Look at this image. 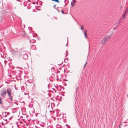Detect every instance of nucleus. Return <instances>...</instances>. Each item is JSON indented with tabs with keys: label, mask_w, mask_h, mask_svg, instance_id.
Instances as JSON below:
<instances>
[{
	"label": "nucleus",
	"mask_w": 128,
	"mask_h": 128,
	"mask_svg": "<svg viewBox=\"0 0 128 128\" xmlns=\"http://www.w3.org/2000/svg\"><path fill=\"white\" fill-rule=\"evenodd\" d=\"M66 126H68V125L67 124H66Z\"/></svg>",
	"instance_id": "37998d69"
},
{
	"label": "nucleus",
	"mask_w": 128,
	"mask_h": 128,
	"mask_svg": "<svg viewBox=\"0 0 128 128\" xmlns=\"http://www.w3.org/2000/svg\"><path fill=\"white\" fill-rule=\"evenodd\" d=\"M30 42L32 43H34V42H33V41H32V42H31V41H30Z\"/></svg>",
	"instance_id": "473e14b6"
},
{
	"label": "nucleus",
	"mask_w": 128,
	"mask_h": 128,
	"mask_svg": "<svg viewBox=\"0 0 128 128\" xmlns=\"http://www.w3.org/2000/svg\"><path fill=\"white\" fill-rule=\"evenodd\" d=\"M12 116L11 117H10V118H9V120H10L12 118Z\"/></svg>",
	"instance_id": "a878e982"
},
{
	"label": "nucleus",
	"mask_w": 128,
	"mask_h": 128,
	"mask_svg": "<svg viewBox=\"0 0 128 128\" xmlns=\"http://www.w3.org/2000/svg\"><path fill=\"white\" fill-rule=\"evenodd\" d=\"M4 120H6V121H7V119H4Z\"/></svg>",
	"instance_id": "f704fd0d"
},
{
	"label": "nucleus",
	"mask_w": 128,
	"mask_h": 128,
	"mask_svg": "<svg viewBox=\"0 0 128 128\" xmlns=\"http://www.w3.org/2000/svg\"><path fill=\"white\" fill-rule=\"evenodd\" d=\"M79 86H78L76 88V93H77V90H79Z\"/></svg>",
	"instance_id": "f3484780"
},
{
	"label": "nucleus",
	"mask_w": 128,
	"mask_h": 128,
	"mask_svg": "<svg viewBox=\"0 0 128 128\" xmlns=\"http://www.w3.org/2000/svg\"><path fill=\"white\" fill-rule=\"evenodd\" d=\"M2 115L4 117H6V112H2Z\"/></svg>",
	"instance_id": "6e6552de"
},
{
	"label": "nucleus",
	"mask_w": 128,
	"mask_h": 128,
	"mask_svg": "<svg viewBox=\"0 0 128 128\" xmlns=\"http://www.w3.org/2000/svg\"><path fill=\"white\" fill-rule=\"evenodd\" d=\"M69 128H70V127L69 126Z\"/></svg>",
	"instance_id": "a18cd8bd"
},
{
	"label": "nucleus",
	"mask_w": 128,
	"mask_h": 128,
	"mask_svg": "<svg viewBox=\"0 0 128 128\" xmlns=\"http://www.w3.org/2000/svg\"><path fill=\"white\" fill-rule=\"evenodd\" d=\"M14 110H16V108H14Z\"/></svg>",
	"instance_id": "72a5a7b5"
},
{
	"label": "nucleus",
	"mask_w": 128,
	"mask_h": 128,
	"mask_svg": "<svg viewBox=\"0 0 128 128\" xmlns=\"http://www.w3.org/2000/svg\"><path fill=\"white\" fill-rule=\"evenodd\" d=\"M83 26H84L83 25H82L81 26V29L82 30H84Z\"/></svg>",
	"instance_id": "4468645a"
},
{
	"label": "nucleus",
	"mask_w": 128,
	"mask_h": 128,
	"mask_svg": "<svg viewBox=\"0 0 128 128\" xmlns=\"http://www.w3.org/2000/svg\"><path fill=\"white\" fill-rule=\"evenodd\" d=\"M6 116L9 115L10 114V113L9 112H6Z\"/></svg>",
	"instance_id": "a211bd4d"
},
{
	"label": "nucleus",
	"mask_w": 128,
	"mask_h": 128,
	"mask_svg": "<svg viewBox=\"0 0 128 128\" xmlns=\"http://www.w3.org/2000/svg\"><path fill=\"white\" fill-rule=\"evenodd\" d=\"M57 8H58V7H57Z\"/></svg>",
	"instance_id": "09e8293b"
},
{
	"label": "nucleus",
	"mask_w": 128,
	"mask_h": 128,
	"mask_svg": "<svg viewBox=\"0 0 128 128\" xmlns=\"http://www.w3.org/2000/svg\"><path fill=\"white\" fill-rule=\"evenodd\" d=\"M6 90L4 89H2L0 92V95L4 98L5 97L6 95Z\"/></svg>",
	"instance_id": "7ed1b4c3"
},
{
	"label": "nucleus",
	"mask_w": 128,
	"mask_h": 128,
	"mask_svg": "<svg viewBox=\"0 0 128 128\" xmlns=\"http://www.w3.org/2000/svg\"><path fill=\"white\" fill-rule=\"evenodd\" d=\"M12 54H17V53L18 52L17 51H15L14 50L12 49Z\"/></svg>",
	"instance_id": "0eeeda50"
},
{
	"label": "nucleus",
	"mask_w": 128,
	"mask_h": 128,
	"mask_svg": "<svg viewBox=\"0 0 128 128\" xmlns=\"http://www.w3.org/2000/svg\"><path fill=\"white\" fill-rule=\"evenodd\" d=\"M68 45V43H67L66 44V46Z\"/></svg>",
	"instance_id": "58836bf2"
},
{
	"label": "nucleus",
	"mask_w": 128,
	"mask_h": 128,
	"mask_svg": "<svg viewBox=\"0 0 128 128\" xmlns=\"http://www.w3.org/2000/svg\"><path fill=\"white\" fill-rule=\"evenodd\" d=\"M76 2V0H73L71 3V6L72 7H73L75 5V3Z\"/></svg>",
	"instance_id": "39448f33"
},
{
	"label": "nucleus",
	"mask_w": 128,
	"mask_h": 128,
	"mask_svg": "<svg viewBox=\"0 0 128 128\" xmlns=\"http://www.w3.org/2000/svg\"><path fill=\"white\" fill-rule=\"evenodd\" d=\"M54 18H55L56 19V18H55L54 17Z\"/></svg>",
	"instance_id": "49530a36"
},
{
	"label": "nucleus",
	"mask_w": 128,
	"mask_h": 128,
	"mask_svg": "<svg viewBox=\"0 0 128 128\" xmlns=\"http://www.w3.org/2000/svg\"><path fill=\"white\" fill-rule=\"evenodd\" d=\"M64 2H65L67 4H67L68 2V0H65Z\"/></svg>",
	"instance_id": "2eb2a0df"
},
{
	"label": "nucleus",
	"mask_w": 128,
	"mask_h": 128,
	"mask_svg": "<svg viewBox=\"0 0 128 128\" xmlns=\"http://www.w3.org/2000/svg\"><path fill=\"white\" fill-rule=\"evenodd\" d=\"M87 63H88L87 62H86V63L85 64H87Z\"/></svg>",
	"instance_id": "c756f323"
},
{
	"label": "nucleus",
	"mask_w": 128,
	"mask_h": 128,
	"mask_svg": "<svg viewBox=\"0 0 128 128\" xmlns=\"http://www.w3.org/2000/svg\"><path fill=\"white\" fill-rule=\"evenodd\" d=\"M52 0L55 2H58V3H59L60 2V1L59 0Z\"/></svg>",
	"instance_id": "ddd939ff"
},
{
	"label": "nucleus",
	"mask_w": 128,
	"mask_h": 128,
	"mask_svg": "<svg viewBox=\"0 0 128 128\" xmlns=\"http://www.w3.org/2000/svg\"><path fill=\"white\" fill-rule=\"evenodd\" d=\"M86 64H85L84 65V68H83V69H84L85 68V67L86 66Z\"/></svg>",
	"instance_id": "b1692460"
},
{
	"label": "nucleus",
	"mask_w": 128,
	"mask_h": 128,
	"mask_svg": "<svg viewBox=\"0 0 128 128\" xmlns=\"http://www.w3.org/2000/svg\"><path fill=\"white\" fill-rule=\"evenodd\" d=\"M66 56L68 55V51L67 50L66 51Z\"/></svg>",
	"instance_id": "4be33fe9"
},
{
	"label": "nucleus",
	"mask_w": 128,
	"mask_h": 128,
	"mask_svg": "<svg viewBox=\"0 0 128 128\" xmlns=\"http://www.w3.org/2000/svg\"><path fill=\"white\" fill-rule=\"evenodd\" d=\"M68 38V40H67V41H68V38Z\"/></svg>",
	"instance_id": "c03bdc74"
},
{
	"label": "nucleus",
	"mask_w": 128,
	"mask_h": 128,
	"mask_svg": "<svg viewBox=\"0 0 128 128\" xmlns=\"http://www.w3.org/2000/svg\"><path fill=\"white\" fill-rule=\"evenodd\" d=\"M56 10L58 11V12H60V11L59 10H58V9L56 8Z\"/></svg>",
	"instance_id": "393cba45"
},
{
	"label": "nucleus",
	"mask_w": 128,
	"mask_h": 128,
	"mask_svg": "<svg viewBox=\"0 0 128 128\" xmlns=\"http://www.w3.org/2000/svg\"><path fill=\"white\" fill-rule=\"evenodd\" d=\"M30 42L32 43H34V42H33V41H32V42H31V41H30Z\"/></svg>",
	"instance_id": "2f4dec72"
},
{
	"label": "nucleus",
	"mask_w": 128,
	"mask_h": 128,
	"mask_svg": "<svg viewBox=\"0 0 128 128\" xmlns=\"http://www.w3.org/2000/svg\"><path fill=\"white\" fill-rule=\"evenodd\" d=\"M17 68H20V67H17Z\"/></svg>",
	"instance_id": "ea45409f"
},
{
	"label": "nucleus",
	"mask_w": 128,
	"mask_h": 128,
	"mask_svg": "<svg viewBox=\"0 0 128 128\" xmlns=\"http://www.w3.org/2000/svg\"><path fill=\"white\" fill-rule=\"evenodd\" d=\"M56 128H62V126L59 124H57L56 126Z\"/></svg>",
	"instance_id": "9b49d317"
},
{
	"label": "nucleus",
	"mask_w": 128,
	"mask_h": 128,
	"mask_svg": "<svg viewBox=\"0 0 128 128\" xmlns=\"http://www.w3.org/2000/svg\"><path fill=\"white\" fill-rule=\"evenodd\" d=\"M112 36L111 34L106 35L102 39L101 42V44H103L106 43L110 38Z\"/></svg>",
	"instance_id": "f257e3e1"
},
{
	"label": "nucleus",
	"mask_w": 128,
	"mask_h": 128,
	"mask_svg": "<svg viewBox=\"0 0 128 128\" xmlns=\"http://www.w3.org/2000/svg\"><path fill=\"white\" fill-rule=\"evenodd\" d=\"M124 123H128V122H124Z\"/></svg>",
	"instance_id": "cd10ccee"
},
{
	"label": "nucleus",
	"mask_w": 128,
	"mask_h": 128,
	"mask_svg": "<svg viewBox=\"0 0 128 128\" xmlns=\"http://www.w3.org/2000/svg\"><path fill=\"white\" fill-rule=\"evenodd\" d=\"M62 13L63 14H64V11L62 10Z\"/></svg>",
	"instance_id": "412c9836"
},
{
	"label": "nucleus",
	"mask_w": 128,
	"mask_h": 128,
	"mask_svg": "<svg viewBox=\"0 0 128 128\" xmlns=\"http://www.w3.org/2000/svg\"><path fill=\"white\" fill-rule=\"evenodd\" d=\"M2 116L0 115V120L2 119Z\"/></svg>",
	"instance_id": "5701e85b"
},
{
	"label": "nucleus",
	"mask_w": 128,
	"mask_h": 128,
	"mask_svg": "<svg viewBox=\"0 0 128 128\" xmlns=\"http://www.w3.org/2000/svg\"><path fill=\"white\" fill-rule=\"evenodd\" d=\"M22 102H23V103H24V104H25V103L24 102H23H23H22Z\"/></svg>",
	"instance_id": "7c9ffc66"
},
{
	"label": "nucleus",
	"mask_w": 128,
	"mask_h": 128,
	"mask_svg": "<svg viewBox=\"0 0 128 128\" xmlns=\"http://www.w3.org/2000/svg\"><path fill=\"white\" fill-rule=\"evenodd\" d=\"M47 128H52V127L51 126H49Z\"/></svg>",
	"instance_id": "aec40b11"
},
{
	"label": "nucleus",
	"mask_w": 128,
	"mask_h": 128,
	"mask_svg": "<svg viewBox=\"0 0 128 128\" xmlns=\"http://www.w3.org/2000/svg\"><path fill=\"white\" fill-rule=\"evenodd\" d=\"M9 97H10V98H9V100L8 101V102L9 103H11V101L12 100V96H9Z\"/></svg>",
	"instance_id": "423d86ee"
},
{
	"label": "nucleus",
	"mask_w": 128,
	"mask_h": 128,
	"mask_svg": "<svg viewBox=\"0 0 128 128\" xmlns=\"http://www.w3.org/2000/svg\"><path fill=\"white\" fill-rule=\"evenodd\" d=\"M87 63H88L87 62H86V63L85 64H87Z\"/></svg>",
	"instance_id": "c85d7f7f"
},
{
	"label": "nucleus",
	"mask_w": 128,
	"mask_h": 128,
	"mask_svg": "<svg viewBox=\"0 0 128 128\" xmlns=\"http://www.w3.org/2000/svg\"><path fill=\"white\" fill-rule=\"evenodd\" d=\"M56 5H54V6H53V8H54L56 9Z\"/></svg>",
	"instance_id": "6ab92c4d"
},
{
	"label": "nucleus",
	"mask_w": 128,
	"mask_h": 128,
	"mask_svg": "<svg viewBox=\"0 0 128 128\" xmlns=\"http://www.w3.org/2000/svg\"><path fill=\"white\" fill-rule=\"evenodd\" d=\"M128 13V10L127 9H126V10L125 12L124 13H126V14Z\"/></svg>",
	"instance_id": "dca6fc26"
},
{
	"label": "nucleus",
	"mask_w": 128,
	"mask_h": 128,
	"mask_svg": "<svg viewBox=\"0 0 128 128\" xmlns=\"http://www.w3.org/2000/svg\"><path fill=\"white\" fill-rule=\"evenodd\" d=\"M22 53H24L23 56V58L25 60H26L28 58V56L27 54L26 53V52L24 51L23 50L21 49L20 50L19 54L20 56H22Z\"/></svg>",
	"instance_id": "f03ea898"
},
{
	"label": "nucleus",
	"mask_w": 128,
	"mask_h": 128,
	"mask_svg": "<svg viewBox=\"0 0 128 128\" xmlns=\"http://www.w3.org/2000/svg\"><path fill=\"white\" fill-rule=\"evenodd\" d=\"M65 60H64V61L65 62Z\"/></svg>",
	"instance_id": "79ce46f5"
},
{
	"label": "nucleus",
	"mask_w": 128,
	"mask_h": 128,
	"mask_svg": "<svg viewBox=\"0 0 128 128\" xmlns=\"http://www.w3.org/2000/svg\"><path fill=\"white\" fill-rule=\"evenodd\" d=\"M10 90H11L8 88L6 92L8 93L9 97L10 96H12L11 95V92L10 91Z\"/></svg>",
	"instance_id": "20e7f679"
},
{
	"label": "nucleus",
	"mask_w": 128,
	"mask_h": 128,
	"mask_svg": "<svg viewBox=\"0 0 128 128\" xmlns=\"http://www.w3.org/2000/svg\"><path fill=\"white\" fill-rule=\"evenodd\" d=\"M128 126L127 125H125V126Z\"/></svg>",
	"instance_id": "a19ab883"
},
{
	"label": "nucleus",
	"mask_w": 128,
	"mask_h": 128,
	"mask_svg": "<svg viewBox=\"0 0 128 128\" xmlns=\"http://www.w3.org/2000/svg\"><path fill=\"white\" fill-rule=\"evenodd\" d=\"M126 9L128 10V6L127 7Z\"/></svg>",
	"instance_id": "c9c22d12"
},
{
	"label": "nucleus",
	"mask_w": 128,
	"mask_h": 128,
	"mask_svg": "<svg viewBox=\"0 0 128 128\" xmlns=\"http://www.w3.org/2000/svg\"><path fill=\"white\" fill-rule=\"evenodd\" d=\"M3 102L2 100L1 97H0V104H2Z\"/></svg>",
	"instance_id": "f8f14e48"
},
{
	"label": "nucleus",
	"mask_w": 128,
	"mask_h": 128,
	"mask_svg": "<svg viewBox=\"0 0 128 128\" xmlns=\"http://www.w3.org/2000/svg\"><path fill=\"white\" fill-rule=\"evenodd\" d=\"M116 28H113V30H115V29Z\"/></svg>",
	"instance_id": "e433bc0d"
},
{
	"label": "nucleus",
	"mask_w": 128,
	"mask_h": 128,
	"mask_svg": "<svg viewBox=\"0 0 128 128\" xmlns=\"http://www.w3.org/2000/svg\"><path fill=\"white\" fill-rule=\"evenodd\" d=\"M1 20H2V19L1 18V20L0 21H1Z\"/></svg>",
	"instance_id": "de8ad7c7"
},
{
	"label": "nucleus",
	"mask_w": 128,
	"mask_h": 128,
	"mask_svg": "<svg viewBox=\"0 0 128 128\" xmlns=\"http://www.w3.org/2000/svg\"><path fill=\"white\" fill-rule=\"evenodd\" d=\"M87 31H86V32L84 31V36L86 38H87Z\"/></svg>",
	"instance_id": "9d476101"
},
{
	"label": "nucleus",
	"mask_w": 128,
	"mask_h": 128,
	"mask_svg": "<svg viewBox=\"0 0 128 128\" xmlns=\"http://www.w3.org/2000/svg\"><path fill=\"white\" fill-rule=\"evenodd\" d=\"M127 15L126 14V13H124V14L122 15V18L123 19H124L126 17V16Z\"/></svg>",
	"instance_id": "1a4fd4ad"
},
{
	"label": "nucleus",
	"mask_w": 128,
	"mask_h": 128,
	"mask_svg": "<svg viewBox=\"0 0 128 128\" xmlns=\"http://www.w3.org/2000/svg\"><path fill=\"white\" fill-rule=\"evenodd\" d=\"M14 103L16 104L17 105H18V104L16 102H14Z\"/></svg>",
	"instance_id": "bb28decb"
},
{
	"label": "nucleus",
	"mask_w": 128,
	"mask_h": 128,
	"mask_svg": "<svg viewBox=\"0 0 128 128\" xmlns=\"http://www.w3.org/2000/svg\"><path fill=\"white\" fill-rule=\"evenodd\" d=\"M24 54V53H22V56L23 55V56Z\"/></svg>",
	"instance_id": "4c0bfd02"
}]
</instances>
